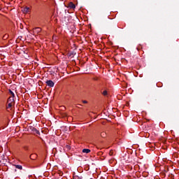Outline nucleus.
<instances>
[{
    "instance_id": "nucleus-6",
    "label": "nucleus",
    "mask_w": 179,
    "mask_h": 179,
    "mask_svg": "<svg viewBox=\"0 0 179 179\" xmlns=\"http://www.w3.org/2000/svg\"><path fill=\"white\" fill-rule=\"evenodd\" d=\"M41 31H42L41 28H39V27H36V28H35V29H34V32H36L37 34L41 32Z\"/></svg>"
},
{
    "instance_id": "nucleus-3",
    "label": "nucleus",
    "mask_w": 179,
    "mask_h": 179,
    "mask_svg": "<svg viewBox=\"0 0 179 179\" xmlns=\"http://www.w3.org/2000/svg\"><path fill=\"white\" fill-rule=\"evenodd\" d=\"M68 8H69L71 9H75L76 8V5L72 1H71L68 4Z\"/></svg>"
},
{
    "instance_id": "nucleus-1",
    "label": "nucleus",
    "mask_w": 179,
    "mask_h": 179,
    "mask_svg": "<svg viewBox=\"0 0 179 179\" xmlns=\"http://www.w3.org/2000/svg\"><path fill=\"white\" fill-rule=\"evenodd\" d=\"M30 129L33 132V134H34V135H36V134L41 135L40 131H38V130H37V129H36L34 127H31Z\"/></svg>"
},
{
    "instance_id": "nucleus-8",
    "label": "nucleus",
    "mask_w": 179,
    "mask_h": 179,
    "mask_svg": "<svg viewBox=\"0 0 179 179\" xmlns=\"http://www.w3.org/2000/svg\"><path fill=\"white\" fill-rule=\"evenodd\" d=\"M30 159H31V160H35L36 159H37V155H36V154H32V155H30Z\"/></svg>"
},
{
    "instance_id": "nucleus-19",
    "label": "nucleus",
    "mask_w": 179,
    "mask_h": 179,
    "mask_svg": "<svg viewBox=\"0 0 179 179\" xmlns=\"http://www.w3.org/2000/svg\"><path fill=\"white\" fill-rule=\"evenodd\" d=\"M94 80H97V78H94Z\"/></svg>"
},
{
    "instance_id": "nucleus-5",
    "label": "nucleus",
    "mask_w": 179,
    "mask_h": 179,
    "mask_svg": "<svg viewBox=\"0 0 179 179\" xmlns=\"http://www.w3.org/2000/svg\"><path fill=\"white\" fill-rule=\"evenodd\" d=\"M29 8L26 6L25 8H22V11L26 14V13H29Z\"/></svg>"
},
{
    "instance_id": "nucleus-15",
    "label": "nucleus",
    "mask_w": 179,
    "mask_h": 179,
    "mask_svg": "<svg viewBox=\"0 0 179 179\" xmlns=\"http://www.w3.org/2000/svg\"><path fill=\"white\" fill-rule=\"evenodd\" d=\"M109 155H110V156H113V155H114V152H113V150H111L110 151Z\"/></svg>"
},
{
    "instance_id": "nucleus-20",
    "label": "nucleus",
    "mask_w": 179,
    "mask_h": 179,
    "mask_svg": "<svg viewBox=\"0 0 179 179\" xmlns=\"http://www.w3.org/2000/svg\"><path fill=\"white\" fill-rule=\"evenodd\" d=\"M74 179H76V178H74Z\"/></svg>"
},
{
    "instance_id": "nucleus-11",
    "label": "nucleus",
    "mask_w": 179,
    "mask_h": 179,
    "mask_svg": "<svg viewBox=\"0 0 179 179\" xmlns=\"http://www.w3.org/2000/svg\"><path fill=\"white\" fill-rule=\"evenodd\" d=\"M76 55V52H70V53H69V57H74V55Z\"/></svg>"
},
{
    "instance_id": "nucleus-18",
    "label": "nucleus",
    "mask_w": 179,
    "mask_h": 179,
    "mask_svg": "<svg viewBox=\"0 0 179 179\" xmlns=\"http://www.w3.org/2000/svg\"><path fill=\"white\" fill-rule=\"evenodd\" d=\"M78 106H82V104H78Z\"/></svg>"
},
{
    "instance_id": "nucleus-12",
    "label": "nucleus",
    "mask_w": 179,
    "mask_h": 179,
    "mask_svg": "<svg viewBox=\"0 0 179 179\" xmlns=\"http://www.w3.org/2000/svg\"><path fill=\"white\" fill-rule=\"evenodd\" d=\"M100 136L101 138H105L106 136V134L105 132H101Z\"/></svg>"
},
{
    "instance_id": "nucleus-13",
    "label": "nucleus",
    "mask_w": 179,
    "mask_h": 179,
    "mask_svg": "<svg viewBox=\"0 0 179 179\" xmlns=\"http://www.w3.org/2000/svg\"><path fill=\"white\" fill-rule=\"evenodd\" d=\"M14 166H15V168L22 170V166L21 165H14Z\"/></svg>"
},
{
    "instance_id": "nucleus-2",
    "label": "nucleus",
    "mask_w": 179,
    "mask_h": 179,
    "mask_svg": "<svg viewBox=\"0 0 179 179\" xmlns=\"http://www.w3.org/2000/svg\"><path fill=\"white\" fill-rule=\"evenodd\" d=\"M45 83L50 87H53L55 86V83L52 80H47Z\"/></svg>"
},
{
    "instance_id": "nucleus-17",
    "label": "nucleus",
    "mask_w": 179,
    "mask_h": 179,
    "mask_svg": "<svg viewBox=\"0 0 179 179\" xmlns=\"http://www.w3.org/2000/svg\"><path fill=\"white\" fill-rule=\"evenodd\" d=\"M83 103L84 104H86V103H88V101H86V100H83Z\"/></svg>"
},
{
    "instance_id": "nucleus-10",
    "label": "nucleus",
    "mask_w": 179,
    "mask_h": 179,
    "mask_svg": "<svg viewBox=\"0 0 179 179\" xmlns=\"http://www.w3.org/2000/svg\"><path fill=\"white\" fill-rule=\"evenodd\" d=\"M9 94H11V97H15V93L11 90H9Z\"/></svg>"
},
{
    "instance_id": "nucleus-9",
    "label": "nucleus",
    "mask_w": 179,
    "mask_h": 179,
    "mask_svg": "<svg viewBox=\"0 0 179 179\" xmlns=\"http://www.w3.org/2000/svg\"><path fill=\"white\" fill-rule=\"evenodd\" d=\"M13 105H14V103H8V106H6V108L9 109V108H12Z\"/></svg>"
},
{
    "instance_id": "nucleus-16",
    "label": "nucleus",
    "mask_w": 179,
    "mask_h": 179,
    "mask_svg": "<svg viewBox=\"0 0 179 179\" xmlns=\"http://www.w3.org/2000/svg\"><path fill=\"white\" fill-rule=\"evenodd\" d=\"M102 94H103V96H107V94H108L107 91H103Z\"/></svg>"
},
{
    "instance_id": "nucleus-14",
    "label": "nucleus",
    "mask_w": 179,
    "mask_h": 179,
    "mask_svg": "<svg viewBox=\"0 0 179 179\" xmlns=\"http://www.w3.org/2000/svg\"><path fill=\"white\" fill-rule=\"evenodd\" d=\"M8 34H5L3 36V40H7V38H8Z\"/></svg>"
},
{
    "instance_id": "nucleus-4",
    "label": "nucleus",
    "mask_w": 179,
    "mask_h": 179,
    "mask_svg": "<svg viewBox=\"0 0 179 179\" xmlns=\"http://www.w3.org/2000/svg\"><path fill=\"white\" fill-rule=\"evenodd\" d=\"M14 98L15 97H13V96H9L8 99L7 103H10L14 104V101H15Z\"/></svg>"
},
{
    "instance_id": "nucleus-7",
    "label": "nucleus",
    "mask_w": 179,
    "mask_h": 179,
    "mask_svg": "<svg viewBox=\"0 0 179 179\" xmlns=\"http://www.w3.org/2000/svg\"><path fill=\"white\" fill-rule=\"evenodd\" d=\"M91 152V150L90 149H83V153H85V154H89Z\"/></svg>"
}]
</instances>
